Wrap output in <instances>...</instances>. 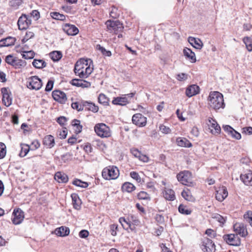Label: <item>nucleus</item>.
I'll use <instances>...</instances> for the list:
<instances>
[{"mask_svg":"<svg viewBox=\"0 0 252 252\" xmlns=\"http://www.w3.org/2000/svg\"><path fill=\"white\" fill-rule=\"evenodd\" d=\"M188 41L194 48L197 49H201L203 46V43L199 38L189 37Z\"/></svg>","mask_w":252,"mask_h":252,"instance_id":"25","label":"nucleus"},{"mask_svg":"<svg viewBox=\"0 0 252 252\" xmlns=\"http://www.w3.org/2000/svg\"><path fill=\"white\" fill-rule=\"evenodd\" d=\"M130 177L133 179L135 180L138 183H140L141 179L139 176L138 173L135 171H132L130 173Z\"/></svg>","mask_w":252,"mask_h":252,"instance_id":"53","label":"nucleus"},{"mask_svg":"<svg viewBox=\"0 0 252 252\" xmlns=\"http://www.w3.org/2000/svg\"><path fill=\"white\" fill-rule=\"evenodd\" d=\"M83 149L87 153H90L92 152V148L91 144L86 143L83 145Z\"/></svg>","mask_w":252,"mask_h":252,"instance_id":"62","label":"nucleus"},{"mask_svg":"<svg viewBox=\"0 0 252 252\" xmlns=\"http://www.w3.org/2000/svg\"><path fill=\"white\" fill-rule=\"evenodd\" d=\"M208 103L214 109H219L224 106L222 94L219 92H211L208 97Z\"/></svg>","mask_w":252,"mask_h":252,"instance_id":"2","label":"nucleus"},{"mask_svg":"<svg viewBox=\"0 0 252 252\" xmlns=\"http://www.w3.org/2000/svg\"><path fill=\"white\" fill-rule=\"evenodd\" d=\"M94 130L97 136L101 138H108L111 136L110 127L103 123H98L95 125Z\"/></svg>","mask_w":252,"mask_h":252,"instance_id":"4","label":"nucleus"},{"mask_svg":"<svg viewBox=\"0 0 252 252\" xmlns=\"http://www.w3.org/2000/svg\"><path fill=\"white\" fill-rule=\"evenodd\" d=\"M12 215V221L14 224H20L24 219V212L19 208L14 209Z\"/></svg>","mask_w":252,"mask_h":252,"instance_id":"9","label":"nucleus"},{"mask_svg":"<svg viewBox=\"0 0 252 252\" xmlns=\"http://www.w3.org/2000/svg\"><path fill=\"white\" fill-rule=\"evenodd\" d=\"M177 145L181 147H190L192 146L191 143L185 138L179 137L176 140Z\"/></svg>","mask_w":252,"mask_h":252,"instance_id":"32","label":"nucleus"},{"mask_svg":"<svg viewBox=\"0 0 252 252\" xmlns=\"http://www.w3.org/2000/svg\"><path fill=\"white\" fill-rule=\"evenodd\" d=\"M54 85V82L52 80H49L45 88V91L49 92L52 90Z\"/></svg>","mask_w":252,"mask_h":252,"instance_id":"59","label":"nucleus"},{"mask_svg":"<svg viewBox=\"0 0 252 252\" xmlns=\"http://www.w3.org/2000/svg\"><path fill=\"white\" fill-rule=\"evenodd\" d=\"M228 196V192L225 187L219 188L216 191V198L218 201L221 202Z\"/></svg>","mask_w":252,"mask_h":252,"instance_id":"17","label":"nucleus"},{"mask_svg":"<svg viewBox=\"0 0 252 252\" xmlns=\"http://www.w3.org/2000/svg\"><path fill=\"white\" fill-rule=\"evenodd\" d=\"M177 178L178 181L183 185L190 186L192 184L191 173L189 171L180 172L177 174Z\"/></svg>","mask_w":252,"mask_h":252,"instance_id":"6","label":"nucleus"},{"mask_svg":"<svg viewBox=\"0 0 252 252\" xmlns=\"http://www.w3.org/2000/svg\"><path fill=\"white\" fill-rule=\"evenodd\" d=\"M63 30L69 35H76L78 32L79 30L74 25L66 24L63 28Z\"/></svg>","mask_w":252,"mask_h":252,"instance_id":"19","label":"nucleus"},{"mask_svg":"<svg viewBox=\"0 0 252 252\" xmlns=\"http://www.w3.org/2000/svg\"><path fill=\"white\" fill-rule=\"evenodd\" d=\"M55 233L58 236L63 237L69 234V229L66 227L61 226L57 228L55 231Z\"/></svg>","mask_w":252,"mask_h":252,"instance_id":"30","label":"nucleus"},{"mask_svg":"<svg viewBox=\"0 0 252 252\" xmlns=\"http://www.w3.org/2000/svg\"><path fill=\"white\" fill-rule=\"evenodd\" d=\"M200 92L199 87L196 85L189 86L186 89V94L189 97H190L198 94Z\"/></svg>","mask_w":252,"mask_h":252,"instance_id":"18","label":"nucleus"},{"mask_svg":"<svg viewBox=\"0 0 252 252\" xmlns=\"http://www.w3.org/2000/svg\"><path fill=\"white\" fill-rule=\"evenodd\" d=\"M34 33L30 31H27L26 33V34L24 37V38L22 39V42H25L28 40L29 39H31V38L33 37L34 36Z\"/></svg>","mask_w":252,"mask_h":252,"instance_id":"51","label":"nucleus"},{"mask_svg":"<svg viewBox=\"0 0 252 252\" xmlns=\"http://www.w3.org/2000/svg\"><path fill=\"white\" fill-rule=\"evenodd\" d=\"M183 54L186 59L190 63H194L196 61L195 53L191 49L188 48H185L183 50Z\"/></svg>","mask_w":252,"mask_h":252,"instance_id":"21","label":"nucleus"},{"mask_svg":"<svg viewBox=\"0 0 252 252\" xmlns=\"http://www.w3.org/2000/svg\"><path fill=\"white\" fill-rule=\"evenodd\" d=\"M182 196L183 198H184L186 200L189 201H194V198L192 195L191 192L188 189H184L182 192Z\"/></svg>","mask_w":252,"mask_h":252,"instance_id":"36","label":"nucleus"},{"mask_svg":"<svg viewBox=\"0 0 252 252\" xmlns=\"http://www.w3.org/2000/svg\"><path fill=\"white\" fill-rule=\"evenodd\" d=\"M21 152L19 156L21 157H24L27 155L30 150V147L28 144H21Z\"/></svg>","mask_w":252,"mask_h":252,"instance_id":"40","label":"nucleus"},{"mask_svg":"<svg viewBox=\"0 0 252 252\" xmlns=\"http://www.w3.org/2000/svg\"><path fill=\"white\" fill-rule=\"evenodd\" d=\"M234 231L235 234L239 235L242 237H246L248 233L246 226L242 223H236L233 225Z\"/></svg>","mask_w":252,"mask_h":252,"instance_id":"11","label":"nucleus"},{"mask_svg":"<svg viewBox=\"0 0 252 252\" xmlns=\"http://www.w3.org/2000/svg\"><path fill=\"white\" fill-rule=\"evenodd\" d=\"M27 86L31 90H38L41 88L42 83L37 76H33L28 78Z\"/></svg>","mask_w":252,"mask_h":252,"instance_id":"7","label":"nucleus"},{"mask_svg":"<svg viewBox=\"0 0 252 252\" xmlns=\"http://www.w3.org/2000/svg\"><path fill=\"white\" fill-rule=\"evenodd\" d=\"M98 102L104 105L107 106L109 105V98L103 94H100L98 97Z\"/></svg>","mask_w":252,"mask_h":252,"instance_id":"39","label":"nucleus"},{"mask_svg":"<svg viewBox=\"0 0 252 252\" xmlns=\"http://www.w3.org/2000/svg\"><path fill=\"white\" fill-rule=\"evenodd\" d=\"M244 218L246 219L247 221L249 223L252 220V212L248 211L244 215Z\"/></svg>","mask_w":252,"mask_h":252,"instance_id":"61","label":"nucleus"},{"mask_svg":"<svg viewBox=\"0 0 252 252\" xmlns=\"http://www.w3.org/2000/svg\"><path fill=\"white\" fill-rule=\"evenodd\" d=\"M119 170L115 166H109L104 168L102 171V176L105 180L116 179L119 176Z\"/></svg>","mask_w":252,"mask_h":252,"instance_id":"3","label":"nucleus"},{"mask_svg":"<svg viewBox=\"0 0 252 252\" xmlns=\"http://www.w3.org/2000/svg\"><path fill=\"white\" fill-rule=\"evenodd\" d=\"M43 144L47 148H52L55 144L54 137L51 135L45 136L43 140Z\"/></svg>","mask_w":252,"mask_h":252,"instance_id":"24","label":"nucleus"},{"mask_svg":"<svg viewBox=\"0 0 252 252\" xmlns=\"http://www.w3.org/2000/svg\"><path fill=\"white\" fill-rule=\"evenodd\" d=\"M108 30L110 32H114L115 34H118L122 32L124 27L123 24L119 21L108 20L105 23Z\"/></svg>","mask_w":252,"mask_h":252,"instance_id":"5","label":"nucleus"},{"mask_svg":"<svg viewBox=\"0 0 252 252\" xmlns=\"http://www.w3.org/2000/svg\"><path fill=\"white\" fill-rule=\"evenodd\" d=\"M92 62L91 60L80 59L78 61L74 67V73L80 78H86L93 72V68L88 65L89 62Z\"/></svg>","mask_w":252,"mask_h":252,"instance_id":"1","label":"nucleus"},{"mask_svg":"<svg viewBox=\"0 0 252 252\" xmlns=\"http://www.w3.org/2000/svg\"><path fill=\"white\" fill-rule=\"evenodd\" d=\"M224 240L230 245L238 246L241 244L240 238L236 234H229L224 235L223 237Z\"/></svg>","mask_w":252,"mask_h":252,"instance_id":"8","label":"nucleus"},{"mask_svg":"<svg viewBox=\"0 0 252 252\" xmlns=\"http://www.w3.org/2000/svg\"><path fill=\"white\" fill-rule=\"evenodd\" d=\"M0 159L3 158L6 155V146L2 142H0Z\"/></svg>","mask_w":252,"mask_h":252,"instance_id":"47","label":"nucleus"},{"mask_svg":"<svg viewBox=\"0 0 252 252\" xmlns=\"http://www.w3.org/2000/svg\"><path fill=\"white\" fill-rule=\"evenodd\" d=\"M71 196L74 208L76 210H79L81 207L80 205L81 204V201L78 195L77 194L73 193L71 194Z\"/></svg>","mask_w":252,"mask_h":252,"instance_id":"31","label":"nucleus"},{"mask_svg":"<svg viewBox=\"0 0 252 252\" xmlns=\"http://www.w3.org/2000/svg\"><path fill=\"white\" fill-rule=\"evenodd\" d=\"M240 179L246 185L252 186V171L241 174Z\"/></svg>","mask_w":252,"mask_h":252,"instance_id":"22","label":"nucleus"},{"mask_svg":"<svg viewBox=\"0 0 252 252\" xmlns=\"http://www.w3.org/2000/svg\"><path fill=\"white\" fill-rule=\"evenodd\" d=\"M51 17L56 20H64L65 18V16L63 14H60L59 12H54L51 13Z\"/></svg>","mask_w":252,"mask_h":252,"instance_id":"44","label":"nucleus"},{"mask_svg":"<svg viewBox=\"0 0 252 252\" xmlns=\"http://www.w3.org/2000/svg\"><path fill=\"white\" fill-rule=\"evenodd\" d=\"M50 57L53 61H58L62 58V53L60 51H53L50 53Z\"/></svg>","mask_w":252,"mask_h":252,"instance_id":"37","label":"nucleus"},{"mask_svg":"<svg viewBox=\"0 0 252 252\" xmlns=\"http://www.w3.org/2000/svg\"><path fill=\"white\" fill-rule=\"evenodd\" d=\"M1 92L2 94V100L3 103L6 107L9 106L11 104L12 101L10 91L6 88H2L1 89Z\"/></svg>","mask_w":252,"mask_h":252,"instance_id":"12","label":"nucleus"},{"mask_svg":"<svg viewBox=\"0 0 252 252\" xmlns=\"http://www.w3.org/2000/svg\"><path fill=\"white\" fill-rule=\"evenodd\" d=\"M243 42L245 44L246 48L249 51H252V39L249 37L243 38Z\"/></svg>","mask_w":252,"mask_h":252,"instance_id":"42","label":"nucleus"},{"mask_svg":"<svg viewBox=\"0 0 252 252\" xmlns=\"http://www.w3.org/2000/svg\"><path fill=\"white\" fill-rule=\"evenodd\" d=\"M205 233L211 238L215 237L216 236L215 232L211 229H207Z\"/></svg>","mask_w":252,"mask_h":252,"instance_id":"64","label":"nucleus"},{"mask_svg":"<svg viewBox=\"0 0 252 252\" xmlns=\"http://www.w3.org/2000/svg\"><path fill=\"white\" fill-rule=\"evenodd\" d=\"M177 79L180 81H185L188 78V75L185 73H180L177 75Z\"/></svg>","mask_w":252,"mask_h":252,"instance_id":"58","label":"nucleus"},{"mask_svg":"<svg viewBox=\"0 0 252 252\" xmlns=\"http://www.w3.org/2000/svg\"><path fill=\"white\" fill-rule=\"evenodd\" d=\"M55 179L59 183H66L68 180L66 174L61 172H58L55 175Z\"/></svg>","mask_w":252,"mask_h":252,"instance_id":"29","label":"nucleus"},{"mask_svg":"<svg viewBox=\"0 0 252 252\" xmlns=\"http://www.w3.org/2000/svg\"><path fill=\"white\" fill-rule=\"evenodd\" d=\"M52 96L56 101L61 103H65L67 99L65 93L59 90L54 91L52 92Z\"/></svg>","mask_w":252,"mask_h":252,"instance_id":"16","label":"nucleus"},{"mask_svg":"<svg viewBox=\"0 0 252 252\" xmlns=\"http://www.w3.org/2000/svg\"><path fill=\"white\" fill-rule=\"evenodd\" d=\"M118 229V225L113 224L110 225V231L111 234L113 236H116L117 235V232Z\"/></svg>","mask_w":252,"mask_h":252,"instance_id":"57","label":"nucleus"},{"mask_svg":"<svg viewBox=\"0 0 252 252\" xmlns=\"http://www.w3.org/2000/svg\"><path fill=\"white\" fill-rule=\"evenodd\" d=\"M22 55V57L25 59H31L34 57V53L32 51H25Z\"/></svg>","mask_w":252,"mask_h":252,"instance_id":"46","label":"nucleus"},{"mask_svg":"<svg viewBox=\"0 0 252 252\" xmlns=\"http://www.w3.org/2000/svg\"><path fill=\"white\" fill-rule=\"evenodd\" d=\"M80 121L76 119L74 120L72 122V126H76L78 132H80L82 128V126L80 125Z\"/></svg>","mask_w":252,"mask_h":252,"instance_id":"55","label":"nucleus"},{"mask_svg":"<svg viewBox=\"0 0 252 252\" xmlns=\"http://www.w3.org/2000/svg\"><path fill=\"white\" fill-rule=\"evenodd\" d=\"M191 134L194 137H197L199 134V132L198 128L196 126H193L190 131Z\"/></svg>","mask_w":252,"mask_h":252,"instance_id":"60","label":"nucleus"},{"mask_svg":"<svg viewBox=\"0 0 252 252\" xmlns=\"http://www.w3.org/2000/svg\"><path fill=\"white\" fill-rule=\"evenodd\" d=\"M32 64L34 67L38 69L43 68L46 67L47 65L46 62L43 60L41 59H34Z\"/></svg>","mask_w":252,"mask_h":252,"instance_id":"35","label":"nucleus"},{"mask_svg":"<svg viewBox=\"0 0 252 252\" xmlns=\"http://www.w3.org/2000/svg\"><path fill=\"white\" fill-rule=\"evenodd\" d=\"M129 102L126 95L115 97L112 100V103L114 105H126Z\"/></svg>","mask_w":252,"mask_h":252,"instance_id":"26","label":"nucleus"},{"mask_svg":"<svg viewBox=\"0 0 252 252\" xmlns=\"http://www.w3.org/2000/svg\"><path fill=\"white\" fill-rule=\"evenodd\" d=\"M15 38L12 37H8L0 40V47L9 46L13 45L15 42Z\"/></svg>","mask_w":252,"mask_h":252,"instance_id":"28","label":"nucleus"},{"mask_svg":"<svg viewBox=\"0 0 252 252\" xmlns=\"http://www.w3.org/2000/svg\"><path fill=\"white\" fill-rule=\"evenodd\" d=\"M207 124L208 126L210 127L211 131L212 134H218L220 133L221 130L220 127L215 120L209 117Z\"/></svg>","mask_w":252,"mask_h":252,"instance_id":"14","label":"nucleus"},{"mask_svg":"<svg viewBox=\"0 0 252 252\" xmlns=\"http://www.w3.org/2000/svg\"><path fill=\"white\" fill-rule=\"evenodd\" d=\"M159 129L161 132L165 134H168L171 132V129L170 128L164 125H161L159 126Z\"/></svg>","mask_w":252,"mask_h":252,"instance_id":"56","label":"nucleus"},{"mask_svg":"<svg viewBox=\"0 0 252 252\" xmlns=\"http://www.w3.org/2000/svg\"><path fill=\"white\" fill-rule=\"evenodd\" d=\"M15 59L12 55H9L6 57L5 61L6 63L13 66Z\"/></svg>","mask_w":252,"mask_h":252,"instance_id":"52","label":"nucleus"},{"mask_svg":"<svg viewBox=\"0 0 252 252\" xmlns=\"http://www.w3.org/2000/svg\"><path fill=\"white\" fill-rule=\"evenodd\" d=\"M96 49L100 51L102 55L106 57H110L112 55L111 51L106 50L99 44L96 45Z\"/></svg>","mask_w":252,"mask_h":252,"instance_id":"41","label":"nucleus"},{"mask_svg":"<svg viewBox=\"0 0 252 252\" xmlns=\"http://www.w3.org/2000/svg\"><path fill=\"white\" fill-rule=\"evenodd\" d=\"M119 222L123 227L126 230H128L129 229L131 231H133L135 229V227L133 226L131 224V221L129 220V219L121 217L119 219Z\"/></svg>","mask_w":252,"mask_h":252,"instance_id":"20","label":"nucleus"},{"mask_svg":"<svg viewBox=\"0 0 252 252\" xmlns=\"http://www.w3.org/2000/svg\"><path fill=\"white\" fill-rule=\"evenodd\" d=\"M135 187L131 183L126 182L122 185V190L124 192H131L135 189Z\"/></svg>","mask_w":252,"mask_h":252,"instance_id":"34","label":"nucleus"},{"mask_svg":"<svg viewBox=\"0 0 252 252\" xmlns=\"http://www.w3.org/2000/svg\"><path fill=\"white\" fill-rule=\"evenodd\" d=\"M17 24L19 30H26L31 24V20L26 15H22L19 18Z\"/></svg>","mask_w":252,"mask_h":252,"instance_id":"13","label":"nucleus"},{"mask_svg":"<svg viewBox=\"0 0 252 252\" xmlns=\"http://www.w3.org/2000/svg\"><path fill=\"white\" fill-rule=\"evenodd\" d=\"M71 107L74 109H76L78 111H82L84 109V106L83 104L80 105L78 102H73L71 104Z\"/></svg>","mask_w":252,"mask_h":252,"instance_id":"54","label":"nucleus"},{"mask_svg":"<svg viewBox=\"0 0 252 252\" xmlns=\"http://www.w3.org/2000/svg\"><path fill=\"white\" fill-rule=\"evenodd\" d=\"M178 210L180 213L185 215H189L191 213V211L189 210L187 206L181 204L178 208Z\"/></svg>","mask_w":252,"mask_h":252,"instance_id":"45","label":"nucleus"},{"mask_svg":"<svg viewBox=\"0 0 252 252\" xmlns=\"http://www.w3.org/2000/svg\"><path fill=\"white\" fill-rule=\"evenodd\" d=\"M73 184L76 186L81 187L83 188H86L88 186V184L87 182H83L79 179H76L73 182Z\"/></svg>","mask_w":252,"mask_h":252,"instance_id":"43","label":"nucleus"},{"mask_svg":"<svg viewBox=\"0 0 252 252\" xmlns=\"http://www.w3.org/2000/svg\"><path fill=\"white\" fill-rule=\"evenodd\" d=\"M71 84L73 86L81 87L82 88H88L91 86V83L90 82L77 79H72L71 80Z\"/></svg>","mask_w":252,"mask_h":252,"instance_id":"27","label":"nucleus"},{"mask_svg":"<svg viewBox=\"0 0 252 252\" xmlns=\"http://www.w3.org/2000/svg\"><path fill=\"white\" fill-rule=\"evenodd\" d=\"M83 106L85 107L86 109L91 111L94 113L97 112L98 111V107L92 102L85 101L83 102Z\"/></svg>","mask_w":252,"mask_h":252,"instance_id":"33","label":"nucleus"},{"mask_svg":"<svg viewBox=\"0 0 252 252\" xmlns=\"http://www.w3.org/2000/svg\"><path fill=\"white\" fill-rule=\"evenodd\" d=\"M137 197L139 199L146 200L150 198L149 195L145 191H141L138 194Z\"/></svg>","mask_w":252,"mask_h":252,"instance_id":"50","label":"nucleus"},{"mask_svg":"<svg viewBox=\"0 0 252 252\" xmlns=\"http://www.w3.org/2000/svg\"><path fill=\"white\" fill-rule=\"evenodd\" d=\"M22 2V0H10L9 5L10 6L17 8Z\"/></svg>","mask_w":252,"mask_h":252,"instance_id":"49","label":"nucleus"},{"mask_svg":"<svg viewBox=\"0 0 252 252\" xmlns=\"http://www.w3.org/2000/svg\"><path fill=\"white\" fill-rule=\"evenodd\" d=\"M89 235V232L86 230H81L79 234V236L80 238H86Z\"/></svg>","mask_w":252,"mask_h":252,"instance_id":"63","label":"nucleus"},{"mask_svg":"<svg viewBox=\"0 0 252 252\" xmlns=\"http://www.w3.org/2000/svg\"><path fill=\"white\" fill-rule=\"evenodd\" d=\"M132 121L133 124L137 126L143 127L145 126L147 124V118L141 114L137 113L133 116Z\"/></svg>","mask_w":252,"mask_h":252,"instance_id":"10","label":"nucleus"},{"mask_svg":"<svg viewBox=\"0 0 252 252\" xmlns=\"http://www.w3.org/2000/svg\"><path fill=\"white\" fill-rule=\"evenodd\" d=\"M228 135L230 136L232 138L236 139H240L241 138V135L240 133L236 131L235 129L232 128V129L231 130V132H229L228 134Z\"/></svg>","mask_w":252,"mask_h":252,"instance_id":"48","label":"nucleus"},{"mask_svg":"<svg viewBox=\"0 0 252 252\" xmlns=\"http://www.w3.org/2000/svg\"><path fill=\"white\" fill-rule=\"evenodd\" d=\"M202 250L204 252H215V245L211 239L206 238L203 242Z\"/></svg>","mask_w":252,"mask_h":252,"instance_id":"15","label":"nucleus"},{"mask_svg":"<svg viewBox=\"0 0 252 252\" xmlns=\"http://www.w3.org/2000/svg\"><path fill=\"white\" fill-rule=\"evenodd\" d=\"M26 65V62L24 60L18 59L16 58L13 66L15 68H21Z\"/></svg>","mask_w":252,"mask_h":252,"instance_id":"38","label":"nucleus"},{"mask_svg":"<svg viewBox=\"0 0 252 252\" xmlns=\"http://www.w3.org/2000/svg\"><path fill=\"white\" fill-rule=\"evenodd\" d=\"M163 196L167 200L173 201L175 199L174 191L170 189L165 188L163 191Z\"/></svg>","mask_w":252,"mask_h":252,"instance_id":"23","label":"nucleus"}]
</instances>
